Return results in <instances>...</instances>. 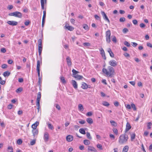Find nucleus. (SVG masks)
<instances>
[{"label":"nucleus","mask_w":152,"mask_h":152,"mask_svg":"<svg viewBox=\"0 0 152 152\" xmlns=\"http://www.w3.org/2000/svg\"><path fill=\"white\" fill-rule=\"evenodd\" d=\"M102 72L107 77H112L113 73L114 72V70L113 67L111 66H109L108 67V69L106 68H103Z\"/></svg>","instance_id":"f257e3e1"},{"label":"nucleus","mask_w":152,"mask_h":152,"mask_svg":"<svg viewBox=\"0 0 152 152\" xmlns=\"http://www.w3.org/2000/svg\"><path fill=\"white\" fill-rule=\"evenodd\" d=\"M129 139L128 136L125 134L121 135L119 137L118 142L120 144L126 143Z\"/></svg>","instance_id":"f03ea898"},{"label":"nucleus","mask_w":152,"mask_h":152,"mask_svg":"<svg viewBox=\"0 0 152 152\" xmlns=\"http://www.w3.org/2000/svg\"><path fill=\"white\" fill-rule=\"evenodd\" d=\"M9 15L10 16H13L19 18H21L22 17V13L18 11L10 13H9Z\"/></svg>","instance_id":"7ed1b4c3"},{"label":"nucleus","mask_w":152,"mask_h":152,"mask_svg":"<svg viewBox=\"0 0 152 152\" xmlns=\"http://www.w3.org/2000/svg\"><path fill=\"white\" fill-rule=\"evenodd\" d=\"M111 35V32L110 30L107 31L106 32V41L108 43H109L110 42V36Z\"/></svg>","instance_id":"20e7f679"},{"label":"nucleus","mask_w":152,"mask_h":152,"mask_svg":"<svg viewBox=\"0 0 152 152\" xmlns=\"http://www.w3.org/2000/svg\"><path fill=\"white\" fill-rule=\"evenodd\" d=\"M49 134L48 132H45L44 133V140L45 142H47L49 139Z\"/></svg>","instance_id":"39448f33"},{"label":"nucleus","mask_w":152,"mask_h":152,"mask_svg":"<svg viewBox=\"0 0 152 152\" xmlns=\"http://www.w3.org/2000/svg\"><path fill=\"white\" fill-rule=\"evenodd\" d=\"M101 13L102 15L103 19L109 23L110 22V20L105 12L103 11H101Z\"/></svg>","instance_id":"423d86ee"},{"label":"nucleus","mask_w":152,"mask_h":152,"mask_svg":"<svg viewBox=\"0 0 152 152\" xmlns=\"http://www.w3.org/2000/svg\"><path fill=\"white\" fill-rule=\"evenodd\" d=\"M90 86L88 85L86 83L83 82L81 86V88L83 89H87L88 88H90Z\"/></svg>","instance_id":"0eeeda50"},{"label":"nucleus","mask_w":152,"mask_h":152,"mask_svg":"<svg viewBox=\"0 0 152 152\" xmlns=\"http://www.w3.org/2000/svg\"><path fill=\"white\" fill-rule=\"evenodd\" d=\"M7 23L10 25L12 26H16L18 24V22L14 21H8Z\"/></svg>","instance_id":"6e6552de"},{"label":"nucleus","mask_w":152,"mask_h":152,"mask_svg":"<svg viewBox=\"0 0 152 152\" xmlns=\"http://www.w3.org/2000/svg\"><path fill=\"white\" fill-rule=\"evenodd\" d=\"M109 63L110 65L113 66H116L117 65L116 62L114 60L110 61Z\"/></svg>","instance_id":"1a4fd4ad"},{"label":"nucleus","mask_w":152,"mask_h":152,"mask_svg":"<svg viewBox=\"0 0 152 152\" xmlns=\"http://www.w3.org/2000/svg\"><path fill=\"white\" fill-rule=\"evenodd\" d=\"M66 61L67 64L69 66H71L72 63L70 58L69 56H67L66 58Z\"/></svg>","instance_id":"9d476101"},{"label":"nucleus","mask_w":152,"mask_h":152,"mask_svg":"<svg viewBox=\"0 0 152 152\" xmlns=\"http://www.w3.org/2000/svg\"><path fill=\"white\" fill-rule=\"evenodd\" d=\"M66 140L69 142L72 141L73 139V136L71 135H68L66 137Z\"/></svg>","instance_id":"9b49d317"},{"label":"nucleus","mask_w":152,"mask_h":152,"mask_svg":"<svg viewBox=\"0 0 152 152\" xmlns=\"http://www.w3.org/2000/svg\"><path fill=\"white\" fill-rule=\"evenodd\" d=\"M32 132L34 137H35L38 134V130L37 129H32Z\"/></svg>","instance_id":"f8f14e48"},{"label":"nucleus","mask_w":152,"mask_h":152,"mask_svg":"<svg viewBox=\"0 0 152 152\" xmlns=\"http://www.w3.org/2000/svg\"><path fill=\"white\" fill-rule=\"evenodd\" d=\"M100 54L103 57L104 59H106V57L105 55L104 52L102 48L100 50Z\"/></svg>","instance_id":"ddd939ff"},{"label":"nucleus","mask_w":152,"mask_h":152,"mask_svg":"<svg viewBox=\"0 0 152 152\" xmlns=\"http://www.w3.org/2000/svg\"><path fill=\"white\" fill-rule=\"evenodd\" d=\"M88 151H93L94 152H96V150L94 148L91 146H88Z\"/></svg>","instance_id":"4468645a"},{"label":"nucleus","mask_w":152,"mask_h":152,"mask_svg":"<svg viewBox=\"0 0 152 152\" xmlns=\"http://www.w3.org/2000/svg\"><path fill=\"white\" fill-rule=\"evenodd\" d=\"M131 127L129 122H127L126 124V128L125 129L126 132L128 131L130 129H131Z\"/></svg>","instance_id":"2eb2a0df"},{"label":"nucleus","mask_w":152,"mask_h":152,"mask_svg":"<svg viewBox=\"0 0 152 152\" xmlns=\"http://www.w3.org/2000/svg\"><path fill=\"white\" fill-rule=\"evenodd\" d=\"M72 84L73 87L75 89L77 88V84L76 82L74 80H72Z\"/></svg>","instance_id":"dca6fc26"},{"label":"nucleus","mask_w":152,"mask_h":152,"mask_svg":"<svg viewBox=\"0 0 152 152\" xmlns=\"http://www.w3.org/2000/svg\"><path fill=\"white\" fill-rule=\"evenodd\" d=\"M47 124L48 125V128L51 130H53L54 129V127L49 122H47Z\"/></svg>","instance_id":"f3484780"},{"label":"nucleus","mask_w":152,"mask_h":152,"mask_svg":"<svg viewBox=\"0 0 152 152\" xmlns=\"http://www.w3.org/2000/svg\"><path fill=\"white\" fill-rule=\"evenodd\" d=\"M65 27L67 29L70 31H72L74 29V28L70 26H67L66 24L65 26Z\"/></svg>","instance_id":"a211bd4d"},{"label":"nucleus","mask_w":152,"mask_h":152,"mask_svg":"<svg viewBox=\"0 0 152 152\" xmlns=\"http://www.w3.org/2000/svg\"><path fill=\"white\" fill-rule=\"evenodd\" d=\"M42 8V9H44V4L46 2V0H40Z\"/></svg>","instance_id":"6ab92c4d"},{"label":"nucleus","mask_w":152,"mask_h":152,"mask_svg":"<svg viewBox=\"0 0 152 152\" xmlns=\"http://www.w3.org/2000/svg\"><path fill=\"white\" fill-rule=\"evenodd\" d=\"M74 77L77 79V80H80L83 78V77L82 76L80 75H77L75 76Z\"/></svg>","instance_id":"aec40b11"},{"label":"nucleus","mask_w":152,"mask_h":152,"mask_svg":"<svg viewBox=\"0 0 152 152\" xmlns=\"http://www.w3.org/2000/svg\"><path fill=\"white\" fill-rule=\"evenodd\" d=\"M72 72L73 73V76L74 77L75 76L77 75V73H79V72L75 70V69H73L72 70Z\"/></svg>","instance_id":"412c9836"},{"label":"nucleus","mask_w":152,"mask_h":152,"mask_svg":"<svg viewBox=\"0 0 152 152\" xmlns=\"http://www.w3.org/2000/svg\"><path fill=\"white\" fill-rule=\"evenodd\" d=\"M87 122L90 124H91L93 123V121L91 118H88L86 119Z\"/></svg>","instance_id":"4be33fe9"},{"label":"nucleus","mask_w":152,"mask_h":152,"mask_svg":"<svg viewBox=\"0 0 152 152\" xmlns=\"http://www.w3.org/2000/svg\"><path fill=\"white\" fill-rule=\"evenodd\" d=\"M129 149V147L127 145L125 146L123 149L122 152H127Z\"/></svg>","instance_id":"5701e85b"},{"label":"nucleus","mask_w":152,"mask_h":152,"mask_svg":"<svg viewBox=\"0 0 152 152\" xmlns=\"http://www.w3.org/2000/svg\"><path fill=\"white\" fill-rule=\"evenodd\" d=\"M10 74V73L8 71H6L4 72L3 74V75L4 77H6V76H9Z\"/></svg>","instance_id":"b1692460"},{"label":"nucleus","mask_w":152,"mask_h":152,"mask_svg":"<svg viewBox=\"0 0 152 152\" xmlns=\"http://www.w3.org/2000/svg\"><path fill=\"white\" fill-rule=\"evenodd\" d=\"M110 123L111 125L113 126H117V124L114 121L111 120L110 121Z\"/></svg>","instance_id":"393cba45"},{"label":"nucleus","mask_w":152,"mask_h":152,"mask_svg":"<svg viewBox=\"0 0 152 152\" xmlns=\"http://www.w3.org/2000/svg\"><path fill=\"white\" fill-rule=\"evenodd\" d=\"M41 97V94L40 92H39L37 94V101H40Z\"/></svg>","instance_id":"a878e982"},{"label":"nucleus","mask_w":152,"mask_h":152,"mask_svg":"<svg viewBox=\"0 0 152 152\" xmlns=\"http://www.w3.org/2000/svg\"><path fill=\"white\" fill-rule=\"evenodd\" d=\"M78 108L79 110L80 111H83L84 110L83 105L81 104H80L78 105Z\"/></svg>","instance_id":"bb28decb"},{"label":"nucleus","mask_w":152,"mask_h":152,"mask_svg":"<svg viewBox=\"0 0 152 152\" xmlns=\"http://www.w3.org/2000/svg\"><path fill=\"white\" fill-rule=\"evenodd\" d=\"M79 131L82 134H85L86 133L85 130L83 128L80 129Z\"/></svg>","instance_id":"cd10ccee"},{"label":"nucleus","mask_w":152,"mask_h":152,"mask_svg":"<svg viewBox=\"0 0 152 152\" xmlns=\"http://www.w3.org/2000/svg\"><path fill=\"white\" fill-rule=\"evenodd\" d=\"M135 137V134L134 133H133L131 134V140L133 141Z\"/></svg>","instance_id":"c85d7f7f"},{"label":"nucleus","mask_w":152,"mask_h":152,"mask_svg":"<svg viewBox=\"0 0 152 152\" xmlns=\"http://www.w3.org/2000/svg\"><path fill=\"white\" fill-rule=\"evenodd\" d=\"M83 142L84 144L86 145H89L90 143V141L87 140H84Z\"/></svg>","instance_id":"c756f323"},{"label":"nucleus","mask_w":152,"mask_h":152,"mask_svg":"<svg viewBox=\"0 0 152 152\" xmlns=\"http://www.w3.org/2000/svg\"><path fill=\"white\" fill-rule=\"evenodd\" d=\"M23 91V88L22 87H19L16 90V92L17 93H19Z\"/></svg>","instance_id":"7c9ffc66"},{"label":"nucleus","mask_w":152,"mask_h":152,"mask_svg":"<svg viewBox=\"0 0 152 152\" xmlns=\"http://www.w3.org/2000/svg\"><path fill=\"white\" fill-rule=\"evenodd\" d=\"M108 51L109 53L110 56L112 57H114V54L111 50L110 49L108 50Z\"/></svg>","instance_id":"2f4dec72"},{"label":"nucleus","mask_w":152,"mask_h":152,"mask_svg":"<svg viewBox=\"0 0 152 152\" xmlns=\"http://www.w3.org/2000/svg\"><path fill=\"white\" fill-rule=\"evenodd\" d=\"M38 48H42V40L40 39H39L38 41Z\"/></svg>","instance_id":"473e14b6"},{"label":"nucleus","mask_w":152,"mask_h":152,"mask_svg":"<svg viewBox=\"0 0 152 152\" xmlns=\"http://www.w3.org/2000/svg\"><path fill=\"white\" fill-rule=\"evenodd\" d=\"M86 136L88 139L90 140L91 139L92 137L91 136L90 134L88 132H86Z\"/></svg>","instance_id":"72a5a7b5"},{"label":"nucleus","mask_w":152,"mask_h":152,"mask_svg":"<svg viewBox=\"0 0 152 152\" xmlns=\"http://www.w3.org/2000/svg\"><path fill=\"white\" fill-rule=\"evenodd\" d=\"M102 104L103 105L105 106H108L110 105V104L107 102H103L102 103Z\"/></svg>","instance_id":"f704fd0d"},{"label":"nucleus","mask_w":152,"mask_h":152,"mask_svg":"<svg viewBox=\"0 0 152 152\" xmlns=\"http://www.w3.org/2000/svg\"><path fill=\"white\" fill-rule=\"evenodd\" d=\"M60 79L61 80V81L63 83H66V81L65 79V78L64 77H63V76H61L60 77Z\"/></svg>","instance_id":"c9c22d12"},{"label":"nucleus","mask_w":152,"mask_h":152,"mask_svg":"<svg viewBox=\"0 0 152 152\" xmlns=\"http://www.w3.org/2000/svg\"><path fill=\"white\" fill-rule=\"evenodd\" d=\"M83 28L86 30H89V28L88 25L86 24H84L83 25Z\"/></svg>","instance_id":"e433bc0d"},{"label":"nucleus","mask_w":152,"mask_h":152,"mask_svg":"<svg viewBox=\"0 0 152 152\" xmlns=\"http://www.w3.org/2000/svg\"><path fill=\"white\" fill-rule=\"evenodd\" d=\"M54 106L56 107V108L58 110H60L61 109V107L58 104H55Z\"/></svg>","instance_id":"4c0bfd02"},{"label":"nucleus","mask_w":152,"mask_h":152,"mask_svg":"<svg viewBox=\"0 0 152 152\" xmlns=\"http://www.w3.org/2000/svg\"><path fill=\"white\" fill-rule=\"evenodd\" d=\"M37 125H35L34 124H33L31 126V127L33 129H37Z\"/></svg>","instance_id":"58836bf2"},{"label":"nucleus","mask_w":152,"mask_h":152,"mask_svg":"<svg viewBox=\"0 0 152 152\" xmlns=\"http://www.w3.org/2000/svg\"><path fill=\"white\" fill-rule=\"evenodd\" d=\"M152 124L151 122H149L148 123L147 127L148 129H150L151 128V126L152 125Z\"/></svg>","instance_id":"ea45409f"},{"label":"nucleus","mask_w":152,"mask_h":152,"mask_svg":"<svg viewBox=\"0 0 152 152\" xmlns=\"http://www.w3.org/2000/svg\"><path fill=\"white\" fill-rule=\"evenodd\" d=\"M22 142V140L20 139H18L17 141V143L18 145H20L21 144Z\"/></svg>","instance_id":"a19ab883"},{"label":"nucleus","mask_w":152,"mask_h":152,"mask_svg":"<svg viewBox=\"0 0 152 152\" xmlns=\"http://www.w3.org/2000/svg\"><path fill=\"white\" fill-rule=\"evenodd\" d=\"M94 17L97 20H100V18L97 15H95Z\"/></svg>","instance_id":"79ce46f5"},{"label":"nucleus","mask_w":152,"mask_h":152,"mask_svg":"<svg viewBox=\"0 0 152 152\" xmlns=\"http://www.w3.org/2000/svg\"><path fill=\"white\" fill-rule=\"evenodd\" d=\"M112 40L113 42H114L115 43H116V41H117L116 39V37L115 36H113V38L112 39Z\"/></svg>","instance_id":"37998d69"},{"label":"nucleus","mask_w":152,"mask_h":152,"mask_svg":"<svg viewBox=\"0 0 152 152\" xmlns=\"http://www.w3.org/2000/svg\"><path fill=\"white\" fill-rule=\"evenodd\" d=\"M124 44L128 47H129L130 46V44L127 41L124 42Z\"/></svg>","instance_id":"c03bdc74"},{"label":"nucleus","mask_w":152,"mask_h":152,"mask_svg":"<svg viewBox=\"0 0 152 152\" xmlns=\"http://www.w3.org/2000/svg\"><path fill=\"white\" fill-rule=\"evenodd\" d=\"M119 21L120 22H124L125 21V18L124 17H122L120 18Z\"/></svg>","instance_id":"a18cd8bd"},{"label":"nucleus","mask_w":152,"mask_h":152,"mask_svg":"<svg viewBox=\"0 0 152 152\" xmlns=\"http://www.w3.org/2000/svg\"><path fill=\"white\" fill-rule=\"evenodd\" d=\"M113 131L116 135L118 134V130L116 128H113Z\"/></svg>","instance_id":"49530a36"},{"label":"nucleus","mask_w":152,"mask_h":152,"mask_svg":"<svg viewBox=\"0 0 152 152\" xmlns=\"http://www.w3.org/2000/svg\"><path fill=\"white\" fill-rule=\"evenodd\" d=\"M128 31V30L126 28H124L123 30V32L124 33H126Z\"/></svg>","instance_id":"de8ad7c7"},{"label":"nucleus","mask_w":152,"mask_h":152,"mask_svg":"<svg viewBox=\"0 0 152 152\" xmlns=\"http://www.w3.org/2000/svg\"><path fill=\"white\" fill-rule=\"evenodd\" d=\"M131 106L132 108H133L134 110H136V108L134 104H132L131 105Z\"/></svg>","instance_id":"09e8293b"},{"label":"nucleus","mask_w":152,"mask_h":152,"mask_svg":"<svg viewBox=\"0 0 152 152\" xmlns=\"http://www.w3.org/2000/svg\"><path fill=\"white\" fill-rule=\"evenodd\" d=\"M7 67V64H2L1 65V68L3 69H5Z\"/></svg>","instance_id":"8fccbe9b"},{"label":"nucleus","mask_w":152,"mask_h":152,"mask_svg":"<svg viewBox=\"0 0 152 152\" xmlns=\"http://www.w3.org/2000/svg\"><path fill=\"white\" fill-rule=\"evenodd\" d=\"M43 15L42 17V19H45V17H46V12L45 11H43Z\"/></svg>","instance_id":"3c124183"},{"label":"nucleus","mask_w":152,"mask_h":152,"mask_svg":"<svg viewBox=\"0 0 152 152\" xmlns=\"http://www.w3.org/2000/svg\"><path fill=\"white\" fill-rule=\"evenodd\" d=\"M30 23V22L29 21V20H27L25 22L24 24L26 26H27L29 25Z\"/></svg>","instance_id":"603ef678"},{"label":"nucleus","mask_w":152,"mask_h":152,"mask_svg":"<svg viewBox=\"0 0 152 152\" xmlns=\"http://www.w3.org/2000/svg\"><path fill=\"white\" fill-rule=\"evenodd\" d=\"M13 8V6L12 5H9L7 7V9L9 10H10L12 9Z\"/></svg>","instance_id":"864d4df0"},{"label":"nucleus","mask_w":152,"mask_h":152,"mask_svg":"<svg viewBox=\"0 0 152 152\" xmlns=\"http://www.w3.org/2000/svg\"><path fill=\"white\" fill-rule=\"evenodd\" d=\"M37 68H40V61L39 60L37 61Z\"/></svg>","instance_id":"5fc2aeb1"},{"label":"nucleus","mask_w":152,"mask_h":152,"mask_svg":"<svg viewBox=\"0 0 152 152\" xmlns=\"http://www.w3.org/2000/svg\"><path fill=\"white\" fill-rule=\"evenodd\" d=\"M83 45L86 46H90V44L89 43L85 42L83 43Z\"/></svg>","instance_id":"6e6d98bb"},{"label":"nucleus","mask_w":152,"mask_h":152,"mask_svg":"<svg viewBox=\"0 0 152 152\" xmlns=\"http://www.w3.org/2000/svg\"><path fill=\"white\" fill-rule=\"evenodd\" d=\"M35 143V140H33L31 141L30 144L31 145H34Z\"/></svg>","instance_id":"4d7b16f0"},{"label":"nucleus","mask_w":152,"mask_h":152,"mask_svg":"<svg viewBox=\"0 0 152 152\" xmlns=\"http://www.w3.org/2000/svg\"><path fill=\"white\" fill-rule=\"evenodd\" d=\"M86 123V121H85L84 120H81L80 121H79V123H80L81 124H85Z\"/></svg>","instance_id":"13d9d810"},{"label":"nucleus","mask_w":152,"mask_h":152,"mask_svg":"<svg viewBox=\"0 0 152 152\" xmlns=\"http://www.w3.org/2000/svg\"><path fill=\"white\" fill-rule=\"evenodd\" d=\"M42 48H38V52L39 53V56H40L42 51Z\"/></svg>","instance_id":"bf43d9fd"},{"label":"nucleus","mask_w":152,"mask_h":152,"mask_svg":"<svg viewBox=\"0 0 152 152\" xmlns=\"http://www.w3.org/2000/svg\"><path fill=\"white\" fill-rule=\"evenodd\" d=\"M140 27L141 28H144L145 26V25L143 23H141L140 24Z\"/></svg>","instance_id":"052dcab7"},{"label":"nucleus","mask_w":152,"mask_h":152,"mask_svg":"<svg viewBox=\"0 0 152 152\" xmlns=\"http://www.w3.org/2000/svg\"><path fill=\"white\" fill-rule=\"evenodd\" d=\"M13 106V105L11 104H10L8 105V106H7V108L9 109H12Z\"/></svg>","instance_id":"680f3d73"},{"label":"nucleus","mask_w":152,"mask_h":152,"mask_svg":"<svg viewBox=\"0 0 152 152\" xmlns=\"http://www.w3.org/2000/svg\"><path fill=\"white\" fill-rule=\"evenodd\" d=\"M97 147L99 148L100 149H102V145L100 144H98L97 145Z\"/></svg>","instance_id":"e2e57ef3"},{"label":"nucleus","mask_w":152,"mask_h":152,"mask_svg":"<svg viewBox=\"0 0 152 152\" xmlns=\"http://www.w3.org/2000/svg\"><path fill=\"white\" fill-rule=\"evenodd\" d=\"M92 115V113L91 112H89L87 113L86 115L87 116H91Z\"/></svg>","instance_id":"0e129e2a"},{"label":"nucleus","mask_w":152,"mask_h":152,"mask_svg":"<svg viewBox=\"0 0 152 152\" xmlns=\"http://www.w3.org/2000/svg\"><path fill=\"white\" fill-rule=\"evenodd\" d=\"M132 22L135 25H136L137 23V21L136 20H132Z\"/></svg>","instance_id":"69168bd1"},{"label":"nucleus","mask_w":152,"mask_h":152,"mask_svg":"<svg viewBox=\"0 0 152 152\" xmlns=\"http://www.w3.org/2000/svg\"><path fill=\"white\" fill-rule=\"evenodd\" d=\"M18 82L20 83H22L23 82V80L22 78H19L18 79Z\"/></svg>","instance_id":"338daca9"},{"label":"nucleus","mask_w":152,"mask_h":152,"mask_svg":"<svg viewBox=\"0 0 152 152\" xmlns=\"http://www.w3.org/2000/svg\"><path fill=\"white\" fill-rule=\"evenodd\" d=\"M147 45L148 47L152 48V45L149 42H148L147 43Z\"/></svg>","instance_id":"774afa93"}]
</instances>
